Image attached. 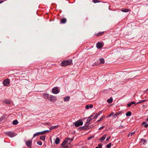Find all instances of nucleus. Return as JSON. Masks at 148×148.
Segmentation results:
<instances>
[{
  "mask_svg": "<svg viewBox=\"0 0 148 148\" xmlns=\"http://www.w3.org/2000/svg\"><path fill=\"white\" fill-rule=\"evenodd\" d=\"M72 62V60H64L61 62V65L62 66H64L70 65Z\"/></svg>",
  "mask_w": 148,
  "mask_h": 148,
  "instance_id": "nucleus-1",
  "label": "nucleus"
},
{
  "mask_svg": "<svg viewBox=\"0 0 148 148\" xmlns=\"http://www.w3.org/2000/svg\"><path fill=\"white\" fill-rule=\"evenodd\" d=\"M5 134L11 138H12L16 136L17 134L14 132H8L5 133Z\"/></svg>",
  "mask_w": 148,
  "mask_h": 148,
  "instance_id": "nucleus-2",
  "label": "nucleus"
},
{
  "mask_svg": "<svg viewBox=\"0 0 148 148\" xmlns=\"http://www.w3.org/2000/svg\"><path fill=\"white\" fill-rule=\"evenodd\" d=\"M25 143L27 146L29 148H31L32 146V140H29L25 141Z\"/></svg>",
  "mask_w": 148,
  "mask_h": 148,
  "instance_id": "nucleus-3",
  "label": "nucleus"
},
{
  "mask_svg": "<svg viewBox=\"0 0 148 148\" xmlns=\"http://www.w3.org/2000/svg\"><path fill=\"white\" fill-rule=\"evenodd\" d=\"M83 122L79 120L73 123V125H75V126L76 127H78L80 125H83Z\"/></svg>",
  "mask_w": 148,
  "mask_h": 148,
  "instance_id": "nucleus-4",
  "label": "nucleus"
},
{
  "mask_svg": "<svg viewBox=\"0 0 148 148\" xmlns=\"http://www.w3.org/2000/svg\"><path fill=\"white\" fill-rule=\"evenodd\" d=\"M3 84L4 86H8L10 84V80L8 79H7L3 82Z\"/></svg>",
  "mask_w": 148,
  "mask_h": 148,
  "instance_id": "nucleus-5",
  "label": "nucleus"
},
{
  "mask_svg": "<svg viewBox=\"0 0 148 148\" xmlns=\"http://www.w3.org/2000/svg\"><path fill=\"white\" fill-rule=\"evenodd\" d=\"M56 97L55 96L50 95V97L49 99L50 101L51 102H54L56 100Z\"/></svg>",
  "mask_w": 148,
  "mask_h": 148,
  "instance_id": "nucleus-6",
  "label": "nucleus"
},
{
  "mask_svg": "<svg viewBox=\"0 0 148 148\" xmlns=\"http://www.w3.org/2000/svg\"><path fill=\"white\" fill-rule=\"evenodd\" d=\"M52 92L54 94H57L59 92L58 88V87H55L52 90Z\"/></svg>",
  "mask_w": 148,
  "mask_h": 148,
  "instance_id": "nucleus-7",
  "label": "nucleus"
},
{
  "mask_svg": "<svg viewBox=\"0 0 148 148\" xmlns=\"http://www.w3.org/2000/svg\"><path fill=\"white\" fill-rule=\"evenodd\" d=\"M43 95L44 98H45V99H49L50 97V95H49L48 94L44 93Z\"/></svg>",
  "mask_w": 148,
  "mask_h": 148,
  "instance_id": "nucleus-8",
  "label": "nucleus"
},
{
  "mask_svg": "<svg viewBox=\"0 0 148 148\" xmlns=\"http://www.w3.org/2000/svg\"><path fill=\"white\" fill-rule=\"evenodd\" d=\"M97 47V49H99L103 47V44L101 43L98 42L96 44Z\"/></svg>",
  "mask_w": 148,
  "mask_h": 148,
  "instance_id": "nucleus-9",
  "label": "nucleus"
},
{
  "mask_svg": "<svg viewBox=\"0 0 148 148\" xmlns=\"http://www.w3.org/2000/svg\"><path fill=\"white\" fill-rule=\"evenodd\" d=\"M106 134L104 135L103 136L101 137L100 139V140L101 141H103L106 138Z\"/></svg>",
  "mask_w": 148,
  "mask_h": 148,
  "instance_id": "nucleus-10",
  "label": "nucleus"
},
{
  "mask_svg": "<svg viewBox=\"0 0 148 148\" xmlns=\"http://www.w3.org/2000/svg\"><path fill=\"white\" fill-rule=\"evenodd\" d=\"M93 107V105L92 104H90V105H87L85 108L86 109H89V108H91Z\"/></svg>",
  "mask_w": 148,
  "mask_h": 148,
  "instance_id": "nucleus-11",
  "label": "nucleus"
},
{
  "mask_svg": "<svg viewBox=\"0 0 148 148\" xmlns=\"http://www.w3.org/2000/svg\"><path fill=\"white\" fill-rule=\"evenodd\" d=\"M60 139L58 137L56 138L55 140V143L56 144H59L60 143Z\"/></svg>",
  "mask_w": 148,
  "mask_h": 148,
  "instance_id": "nucleus-12",
  "label": "nucleus"
},
{
  "mask_svg": "<svg viewBox=\"0 0 148 148\" xmlns=\"http://www.w3.org/2000/svg\"><path fill=\"white\" fill-rule=\"evenodd\" d=\"M70 97L69 96H68L65 97L64 98V100L65 101H68L69 100Z\"/></svg>",
  "mask_w": 148,
  "mask_h": 148,
  "instance_id": "nucleus-13",
  "label": "nucleus"
},
{
  "mask_svg": "<svg viewBox=\"0 0 148 148\" xmlns=\"http://www.w3.org/2000/svg\"><path fill=\"white\" fill-rule=\"evenodd\" d=\"M136 103V102L134 101H132L130 103H128L127 105V106L128 107H130L132 105Z\"/></svg>",
  "mask_w": 148,
  "mask_h": 148,
  "instance_id": "nucleus-14",
  "label": "nucleus"
},
{
  "mask_svg": "<svg viewBox=\"0 0 148 148\" xmlns=\"http://www.w3.org/2000/svg\"><path fill=\"white\" fill-rule=\"evenodd\" d=\"M66 19L65 18H63L61 19L60 23H64L66 22Z\"/></svg>",
  "mask_w": 148,
  "mask_h": 148,
  "instance_id": "nucleus-15",
  "label": "nucleus"
},
{
  "mask_svg": "<svg viewBox=\"0 0 148 148\" xmlns=\"http://www.w3.org/2000/svg\"><path fill=\"white\" fill-rule=\"evenodd\" d=\"M130 10L128 9H122L121 10V11L123 12H126L129 11Z\"/></svg>",
  "mask_w": 148,
  "mask_h": 148,
  "instance_id": "nucleus-16",
  "label": "nucleus"
},
{
  "mask_svg": "<svg viewBox=\"0 0 148 148\" xmlns=\"http://www.w3.org/2000/svg\"><path fill=\"white\" fill-rule=\"evenodd\" d=\"M146 122H143L142 123V125H144V127L145 128H147L148 127V124Z\"/></svg>",
  "mask_w": 148,
  "mask_h": 148,
  "instance_id": "nucleus-17",
  "label": "nucleus"
},
{
  "mask_svg": "<svg viewBox=\"0 0 148 148\" xmlns=\"http://www.w3.org/2000/svg\"><path fill=\"white\" fill-rule=\"evenodd\" d=\"M58 127V125L52 126L49 128V130H51L53 129L56 128Z\"/></svg>",
  "mask_w": 148,
  "mask_h": 148,
  "instance_id": "nucleus-18",
  "label": "nucleus"
},
{
  "mask_svg": "<svg viewBox=\"0 0 148 148\" xmlns=\"http://www.w3.org/2000/svg\"><path fill=\"white\" fill-rule=\"evenodd\" d=\"M97 113H94L93 114V115H92L91 116V117H93L92 119L94 118H97L98 116H97Z\"/></svg>",
  "mask_w": 148,
  "mask_h": 148,
  "instance_id": "nucleus-19",
  "label": "nucleus"
},
{
  "mask_svg": "<svg viewBox=\"0 0 148 148\" xmlns=\"http://www.w3.org/2000/svg\"><path fill=\"white\" fill-rule=\"evenodd\" d=\"M132 114V113L130 111H128L126 113V115L127 116H130Z\"/></svg>",
  "mask_w": 148,
  "mask_h": 148,
  "instance_id": "nucleus-20",
  "label": "nucleus"
},
{
  "mask_svg": "<svg viewBox=\"0 0 148 148\" xmlns=\"http://www.w3.org/2000/svg\"><path fill=\"white\" fill-rule=\"evenodd\" d=\"M68 142V140H64L62 143L61 145L62 146H64Z\"/></svg>",
  "mask_w": 148,
  "mask_h": 148,
  "instance_id": "nucleus-21",
  "label": "nucleus"
},
{
  "mask_svg": "<svg viewBox=\"0 0 148 148\" xmlns=\"http://www.w3.org/2000/svg\"><path fill=\"white\" fill-rule=\"evenodd\" d=\"M18 121L17 120H15L13 121L12 124L14 125H16L18 123Z\"/></svg>",
  "mask_w": 148,
  "mask_h": 148,
  "instance_id": "nucleus-22",
  "label": "nucleus"
},
{
  "mask_svg": "<svg viewBox=\"0 0 148 148\" xmlns=\"http://www.w3.org/2000/svg\"><path fill=\"white\" fill-rule=\"evenodd\" d=\"M40 133V132H37L34 134L33 135V137L32 138V139L33 138L36 137V136H38L40 135V134H39V133Z\"/></svg>",
  "mask_w": 148,
  "mask_h": 148,
  "instance_id": "nucleus-23",
  "label": "nucleus"
},
{
  "mask_svg": "<svg viewBox=\"0 0 148 148\" xmlns=\"http://www.w3.org/2000/svg\"><path fill=\"white\" fill-rule=\"evenodd\" d=\"M113 100L112 97L110 98V99H108L107 100V102L109 103H111L112 101Z\"/></svg>",
  "mask_w": 148,
  "mask_h": 148,
  "instance_id": "nucleus-24",
  "label": "nucleus"
},
{
  "mask_svg": "<svg viewBox=\"0 0 148 148\" xmlns=\"http://www.w3.org/2000/svg\"><path fill=\"white\" fill-rule=\"evenodd\" d=\"M3 102L7 104H9L10 103V101L9 100H5L3 101Z\"/></svg>",
  "mask_w": 148,
  "mask_h": 148,
  "instance_id": "nucleus-25",
  "label": "nucleus"
},
{
  "mask_svg": "<svg viewBox=\"0 0 148 148\" xmlns=\"http://www.w3.org/2000/svg\"><path fill=\"white\" fill-rule=\"evenodd\" d=\"M45 137H46V136L44 135L41 136L40 137V139L42 140H44L45 139Z\"/></svg>",
  "mask_w": 148,
  "mask_h": 148,
  "instance_id": "nucleus-26",
  "label": "nucleus"
},
{
  "mask_svg": "<svg viewBox=\"0 0 148 148\" xmlns=\"http://www.w3.org/2000/svg\"><path fill=\"white\" fill-rule=\"evenodd\" d=\"M92 117H91V116L89 117L87 120L86 121L88 122L89 123L93 119Z\"/></svg>",
  "mask_w": 148,
  "mask_h": 148,
  "instance_id": "nucleus-27",
  "label": "nucleus"
},
{
  "mask_svg": "<svg viewBox=\"0 0 148 148\" xmlns=\"http://www.w3.org/2000/svg\"><path fill=\"white\" fill-rule=\"evenodd\" d=\"M99 60L101 63L102 64L104 63L105 61L103 58H101Z\"/></svg>",
  "mask_w": 148,
  "mask_h": 148,
  "instance_id": "nucleus-28",
  "label": "nucleus"
},
{
  "mask_svg": "<svg viewBox=\"0 0 148 148\" xmlns=\"http://www.w3.org/2000/svg\"><path fill=\"white\" fill-rule=\"evenodd\" d=\"M112 145L111 143H110L106 145V147L107 148H110Z\"/></svg>",
  "mask_w": 148,
  "mask_h": 148,
  "instance_id": "nucleus-29",
  "label": "nucleus"
},
{
  "mask_svg": "<svg viewBox=\"0 0 148 148\" xmlns=\"http://www.w3.org/2000/svg\"><path fill=\"white\" fill-rule=\"evenodd\" d=\"M4 119V116H1V117L0 118V122H2L3 120Z\"/></svg>",
  "mask_w": 148,
  "mask_h": 148,
  "instance_id": "nucleus-30",
  "label": "nucleus"
},
{
  "mask_svg": "<svg viewBox=\"0 0 148 148\" xmlns=\"http://www.w3.org/2000/svg\"><path fill=\"white\" fill-rule=\"evenodd\" d=\"M105 117V116H102L100 118V119H99V120H97V121L98 122H100Z\"/></svg>",
  "mask_w": 148,
  "mask_h": 148,
  "instance_id": "nucleus-31",
  "label": "nucleus"
},
{
  "mask_svg": "<svg viewBox=\"0 0 148 148\" xmlns=\"http://www.w3.org/2000/svg\"><path fill=\"white\" fill-rule=\"evenodd\" d=\"M114 114V113L113 112H112L109 115H108V116L107 117V118H109L112 116Z\"/></svg>",
  "mask_w": 148,
  "mask_h": 148,
  "instance_id": "nucleus-32",
  "label": "nucleus"
},
{
  "mask_svg": "<svg viewBox=\"0 0 148 148\" xmlns=\"http://www.w3.org/2000/svg\"><path fill=\"white\" fill-rule=\"evenodd\" d=\"M135 132H133L131 133H130L128 134V136L129 137H130L132 135L134 134L135 133Z\"/></svg>",
  "mask_w": 148,
  "mask_h": 148,
  "instance_id": "nucleus-33",
  "label": "nucleus"
},
{
  "mask_svg": "<svg viewBox=\"0 0 148 148\" xmlns=\"http://www.w3.org/2000/svg\"><path fill=\"white\" fill-rule=\"evenodd\" d=\"M146 142V140H145L141 139V140L140 142L142 143L143 144L145 143Z\"/></svg>",
  "mask_w": 148,
  "mask_h": 148,
  "instance_id": "nucleus-34",
  "label": "nucleus"
},
{
  "mask_svg": "<svg viewBox=\"0 0 148 148\" xmlns=\"http://www.w3.org/2000/svg\"><path fill=\"white\" fill-rule=\"evenodd\" d=\"M40 132L39 133L40 134L42 135L45 134V131H44L41 132Z\"/></svg>",
  "mask_w": 148,
  "mask_h": 148,
  "instance_id": "nucleus-35",
  "label": "nucleus"
},
{
  "mask_svg": "<svg viewBox=\"0 0 148 148\" xmlns=\"http://www.w3.org/2000/svg\"><path fill=\"white\" fill-rule=\"evenodd\" d=\"M103 33H104V32H99V33H98L97 34V35L98 36H100L101 35V34H103Z\"/></svg>",
  "mask_w": 148,
  "mask_h": 148,
  "instance_id": "nucleus-36",
  "label": "nucleus"
},
{
  "mask_svg": "<svg viewBox=\"0 0 148 148\" xmlns=\"http://www.w3.org/2000/svg\"><path fill=\"white\" fill-rule=\"evenodd\" d=\"M37 143L39 145L41 146L42 144V143L41 141H39L37 142Z\"/></svg>",
  "mask_w": 148,
  "mask_h": 148,
  "instance_id": "nucleus-37",
  "label": "nucleus"
},
{
  "mask_svg": "<svg viewBox=\"0 0 148 148\" xmlns=\"http://www.w3.org/2000/svg\"><path fill=\"white\" fill-rule=\"evenodd\" d=\"M102 111H101L99 112L97 114V116H98L100 114H101L102 113Z\"/></svg>",
  "mask_w": 148,
  "mask_h": 148,
  "instance_id": "nucleus-38",
  "label": "nucleus"
},
{
  "mask_svg": "<svg viewBox=\"0 0 148 148\" xmlns=\"http://www.w3.org/2000/svg\"><path fill=\"white\" fill-rule=\"evenodd\" d=\"M89 123L88 122H87L86 121V123L85 124V127H87V126H88L89 125Z\"/></svg>",
  "mask_w": 148,
  "mask_h": 148,
  "instance_id": "nucleus-39",
  "label": "nucleus"
},
{
  "mask_svg": "<svg viewBox=\"0 0 148 148\" xmlns=\"http://www.w3.org/2000/svg\"><path fill=\"white\" fill-rule=\"evenodd\" d=\"M93 2L94 3H96L97 2H99V1H98L97 0H93Z\"/></svg>",
  "mask_w": 148,
  "mask_h": 148,
  "instance_id": "nucleus-40",
  "label": "nucleus"
},
{
  "mask_svg": "<svg viewBox=\"0 0 148 148\" xmlns=\"http://www.w3.org/2000/svg\"><path fill=\"white\" fill-rule=\"evenodd\" d=\"M66 140H70L71 141H72L73 140V139L72 138H68L66 139Z\"/></svg>",
  "mask_w": 148,
  "mask_h": 148,
  "instance_id": "nucleus-41",
  "label": "nucleus"
},
{
  "mask_svg": "<svg viewBox=\"0 0 148 148\" xmlns=\"http://www.w3.org/2000/svg\"><path fill=\"white\" fill-rule=\"evenodd\" d=\"M119 115V114H115L113 116V118H115L117 116Z\"/></svg>",
  "mask_w": 148,
  "mask_h": 148,
  "instance_id": "nucleus-42",
  "label": "nucleus"
},
{
  "mask_svg": "<svg viewBox=\"0 0 148 148\" xmlns=\"http://www.w3.org/2000/svg\"><path fill=\"white\" fill-rule=\"evenodd\" d=\"M105 127V126H102L99 128V130H101L103 129Z\"/></svg>",
  "mask_w": 148,
  "mask_h": 148,
  "instance_id": "nucleus-43",
  "label": "nucleus"
},
{
  "mask_svg": "<svg viewBox=\"0 0 148 148\" xmlns=\"http://www.w3.org/2000/svg\"><path fill=\"white\" fill-rule=\"evenodd\" d=\"M146 101V100H143L140 101V103H143V102L145 101Z\"/></svg>",
  "mask_w": 148,
  "mask_h": 148,
  "instance_id": "nucleus-44",
  "label": "nucleus"
},
{
  "mask_svg": "<svg viewBox=\"0 0 148 148\" xmlns=\"http://www.w3.org/2000/svg\"><path fill=\"white\" fill-rule=\"evenodd\" d=\"M93 138V136L90 137L88 138V140H90V139H91V138Z\"/></svg>",
  "mask_w": 148,
  "mask_h": 148,
  "instance_id": "nucleus-45",
  "label": "nucleus"
},
{
  "mask_svg": "<svg viewBox=\"0 0 148 148\" xmlns=\"http://www.w3.org/2000/svg\"><path fill=\"white\" fill-rule=\"evenodd\" d=\"M68 147V146L67 145H66L65 146H63V148H67Z\"/></svg>",
  "mask_w": 148,
  "mask_h": 148,
  "instance_id": "nucleus-46",
  "label": "nucleus"
},
{
  "mask_svg": "<svg viewBox=\"0 0 148 148\" xmlns=\"http://www.w3.org/2000/svg\"><path fill=\"white\" fill-rule=\"evenodd\" d=\"M110 137H109L107 138L106 139V141H108L110 139Z\"/></svg>",
  "mask_w": 148,
  "mask_h": 148,
  "instance_id": "nucleus-47",
  "label": "nucleus"
},
{
  "mask_svg": "<svg viewBox=\"0 0 148 148\" xmlns=\"http://www.w3.org/2000/svg\"><path fill=\"white\" fill-rule=\"evenodd\" d=\"M102 145V144H99L98 145V146H99V147L101 146Z\"/></svg>",
  "mask_w": 148,
  "mask_h": 148,
  "instance_id": "nucleus-48",
  "label": "nucleus"
},
{
  "mask_svg": "<svg viewBox=\"0 0 148 148\" xmlns=\"http://www.w3.org/2000/svg\"><path fill=\"white\" fill-rule=\"evenodd\" d=\"M45 133H46V132H50V131L49 130H45Z\"/></svg>",
  "mask_w": 148,
  "mask_h": 148,
  "instance_id": "nucleus-49",
  "label": "nucleus"
},
{
  "mask_svg": "<svg viewBox=\"0 0 148 148\" xmlns=\"http://www.w3.org/2000/svg\"><path fill=\"white\" fill-rule=\"evenodd\" d=\"M140 103V101H139L138 102H137L136 103V104H139V103Z\"/></svg>",
  "mask_w": 148,
  "mask_h": 148,
  "instance_id": "nucleus-50",
  "label": "nucleus"
},
{
  "mask_svg": "<svg viewBox=\"0 0 148 148\" xmlns=\"http://www.w3.org/2000/svg\"><path fill=\"white\" fill-rule=\"evenodd\" d=\"M3 2V1H0V4L2 3Z\"/></svg>",
  "mask_w": 148,
  "mask_h": 148,
  "instance_id": "nucleus-51",
  "label": "nucleus"
},
{
  "mask_svg": "<svg viewBox=\"0 0 148 148\" xmlns=\"http://www.w3.org/2000/svg\"><path fill=\"white\" fill-rule=\"evenodd\" d=\"M121 112H118V113H117L116 114H119V115L120 114H121Z\"/></svg>",
  "mask_w": 148,
  "mask_h": 148,
  "instance_id": "nucleus-52",
  "label": "nucleus"
},
{
  "mask_svg": "<svg viewBox=\"0 0 148 148\" xmlns=\"http://www.w3.org/2000/svg\"><path fill=\"white\" fill-rule=\"evenodd\" d=\"M146 121H148V118L146 119Z\"/></svg>",
  "mask_w": 148,
  "mask_h": 148,
  "instance_id": "nucleus-53",
  "label": "nucleus"
},
{
  "mask_svg": "<svg viewBox=\"0 0 148 148\" xmlns=\"http://www.w3.org/2000/svg\"><path fill=\"white\" fill-rule=\"evenodd\" d=\"M146 91L147 92H148V89L146 90Z\"/></svg>",
  "mask_w": 148,
  "mask_h": 148,
  "instance_id": "nucleus-54",
  "label": "nucleus"
},
{
  "mask_svg": "<svg viewBox=\"0 0 148 148\" xmlns=\"http://www.w3.org/2000/svg\"><path fill=\"white\" fill-rule=\"evenodd\" d=\"M99 148H102V147H101V146H100V147H99Z\"/></svg>",
  "mask_w": 148,
  "mask_h": 148,
  "instance_id": "nucleus-55",
  "label": "nucleus"
},
{
  "mask_svg": "<svg viewBox=\"0 0 148 148\" xmlns=\"http://www.w3.org/2000/svg\"><path fill=\"white\" fill-rule=\"evenodd\" d=\"M95 148H99L98 147H96Z\"/></svg>",
  "mask_w": 148,
  "mask_h": 148,
  "instance_id": "nucleus-56",
  "label": "nucleus"
},
{
  "mask_svg": "<svg viewBox=\"0 0 148 148\" xmlns=\"http://www.w3.org/2000/svg\"><path fill=\"white\" fill-rule=\"evenodd\" d=\"M47 125H49V123H47Z\"/></svg>",
  "mask_w": 148,
  "mask_h": 148,
  "instance_id": "nucleus-57",
  "label": "nucleus"
}]
</instances>
